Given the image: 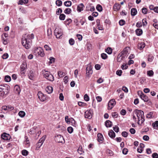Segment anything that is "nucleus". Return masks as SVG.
<instances>
[{
  "mask_svg": "<svg viewBox=\"0 0 158 158\" xmlns=\"http://www.w3.org/2000/svg\"><path fill=\"white\" fill-rule=\"evenodd\" d=\"M137 13V11L136 9L133 8L131 10V15L132 16H135Z\"/></svg>",
  "mask_w": 158,
  "mask_h": 158,
  "instance_id": "bb28decb",
  "label": "nucleus"
},
{
  "mask_svg": "<svg viewBox=\"0 0 158 158\" xmlns=\"http://www.w3.org/2000/svg\"><path fill=\"white\" fill-rule=\"evenodd\" d=\"M56 5L60 6L62 4V2L60 0H57L56 2Z\"/></svg>",
  "mask_w": 158,
  "mask_h": 158,
  "instance_id": "c03bdc74",
  "label": "nucleus"
},
{
  "mask_svg": "<svg viewBox=\"0 0 158 158\" xmlns=\"http://www.w3.org/2000/svg\"><path fill=\"white\" fill-rule=\"evenodd\" d=\"M96 23L98 30H103V27L100 25V20L99 19H97V20Z\"/></svg>",
  "mask_w": 158,
  "mask_h": 158,
  "instance_id": "6ab92c4d",
  "label": "nucleus"
},
{
  "mask_svg": "<svg viewBox=\"0 0 158 158\" xmlns=\"http://www.w3.org/2000/svg\"><path fill=\"white\" fill-rule=\"evenodd\" d=\"M152 126L155 129L158 127V121L155 122L152 124Z\"/></svg>",
  "mask_w": 158,
  "mask_h": 158,
  "instance_id": "79ce46f5",
  "label": "nucleus"
},
{
  "mask_svg": "<svg viewBox=\"0 0 158 158\" xmlns=\"http://www.w3.org/2000/svg\"><path fill=\"white\" fill-rule=\"evenodd\" d=\"M44 48L46 51H51V48L47 45H45Z\"/></svg>",
  "mask_w": 158,
  "mask_h": 158,
  "instance_id": "bf43d9fd",
  "label": "nucleus"
},
{
  "mask_svg": "<svg viewBox=\"0 0 158 158\" xmlns=\"http://www.w3.org/2000/svg\"><path fill=\"white\" fill-rule=\"evenodd\" d=\"M46 90L48 94L51 93L53 91L52 87L51 86H48L46 88Z\"/></svg>",
  "mask_w": 158,
  "mask_h": 158,
  "instance_id": "393cba45",
  "label": "nucleus"
},
{
  "mask_svg": "<svg viewBox=\"0 0 158 158\" xmlns=\"http://www.w3.org/2000/svg\"><path fill=\"white\" fill-rule=\"evenodd\" d=\"M119 23L120 26H123L125 24V22L123 20H121L119 21Z\"/></svg>",
  "mask_w": 158,
  "mask_h": 158,
  "instance_id": "69168bd1",
  "label": "nucleus"
},
{
  "mask_svg": "<svg viewBox=\"0 0 158 158\" xmlns=\"http://www.w3.org/2000/svg\"><path fill=\"white\" fill-rule=\"evenodd\" d=\"M138 93L140 98L143 100L144 102H148L149 100V98L147 95L144 94L141 91H139Z\"/></svg>",
  "mask_w": 158,
  "mask_h": 158,
  "instance_id": "6e6552de",
  "label": "nucleus"
},
{
  "mask_svg": "<svg viewBox=\"0 0 158 158\" xmlns=\"http://www.w3.org/2000/svg\"><path fill=\"white\" fill-rule=\"evenodd\" d=\"M121 6L119 3H115L114 5L113 8L115 11L119 10L120 9Z\"/></svg>",
  "mask_w": 158,
  "mask_h": 158,
  "instance_id": "f3484780",
  "label": "nucleus"
},
{
  "mask_svg": "<svg viewBox=\"0 0 158 158\" xmlns=\"http://www.w3.org/2000/svg\"><path fill=\"white\" fill-rule=\"evenodd\" d=\"M39 98L41 101L44 102L47 99V97L41 92H39L38 93Z\"/></svg>",
  "mask_w": 158,
  "mask_h": 158,
  "instance_id": "9d476101",
  "label": "nucleus"
},
{
  "mask_svg": "<svg viewBox=\"0 0 158 158\" xmlns=\"http://www.w3.org/2000/svg\"><path fill=\"white\" fill-rule=\"evenodd\" d=\"M1 138L4 140H8L11 138L10 135L6 133H3L1 135Z\"/></svg>",
  "mask_w": 158,
  "mask_h": 158,
  "instance_id": "f8f14e48",
  "label": "nucleus"
},
{
  "mask_svg": "<svg viewBox=\"0 0 158 158\" xmlns=\"http://www.w3.org/2000/svg\"><path fill=\"white\" fill-rule=\"evenodd\" d=\"M154 59V56H149L148 58V60L150 62H151Z\"/></svg>",
  "mask_w": 158,
  "mask_h": 158,
  "instance_id": "5fc2aeb1",
  "label": "nucleus"
},
{
  "mask_svg": "<svg viewBox=\"0 0 158 158\" xmlns=\"http://www.w3.org/2000/svg\"><path fill=\"white\" fill-rule=\"evenodd\" d=\"M65 15L64 14H61L59 16V19L61 20H64L65 19Z\"/></svg>",
  "mask_w": 158,
  "mask_h": 158,
  "instance_id": "a18cd8bd",
  "label": "nucleus"
},
{
  "mask_svg": "<svg viewBox=\"0 0 158 158\" xmlns=\"http://www.w3.org/2000/svg\"><path fill=\"white\" fill-rule=\"evenodd\" d=\"M136 35L138 36L141 35L143 33L142 30L140 28H138L135 31Z\"/></svg>",
  "mask_w": 158,
  "mask_h": 158,
  "instance_id": "b1692460",
  "label": "nucleus"
},
{
  "mask_svg": "<svg viewBox=\"0 0 158 158\" xmlns=\"http://www.w3.org/2000/svg\"><path fill=\"white\" fill-rule=\"evenodd\" d=\"M123 56L122 55H119L117 57V61L118 62H121L122 60Z\"/></svg>",
  "mask_w": 158,
  "mask_h": 158,
  "instance_id": "37998d69",
  "label": "nucleus"
},
{
  "mask_svg": "<svg viewBox=\"0 0 158 158\" xmlns=\"http://www.w3.org/2000/svg\"><path fill=\"white\" fill-rule=\"evenodd\" d=\"M114 130L116 132H118L119 131V128L117 126H115V127H113Z\"/></svg>",
  "mask_w": 158,
  "mask_h": 158,
  "instance_id": "680f3d73",
  "label": "nucleus"
},
{
  "mask_svg": "<svg viewBox=\"0 0 158 158\" xmlns=\"http://www.w3.org/2000/svg\"><path fill=\"white\" fill-rule=\"evenodd\" d=\"M49 60L50 61L49 62V63L50 64H52L55 62V59L52 57H51L49 58Z\"/></svg>",
  "mask_w": 158,
  "mask_h": 158,
  "instance_id": "864d4df0",
  "label": "nucleus"
},
{
  "mask_svg": "<svg viewBox=\"0 0 158 158\" xmlns=\"http://www.w3.org/2000/svg\"><path fill=\"white\" fill-rule=\"evenodd\" d=\"M11 80V77L8 75L6 76L5 77V80L7 82H10Z\"/></svg>",
  "mask_w": 158,
  "mask_h": 158,
  "instance_id": "58836bf2",
  "label": "nucleus"
},
{
  "mask_svg": "<svg viewBox=\"0 0 158 158\" xmlns=\"http://www.w3.org/2000/svg\"><path fill=\"white\" fill-rule=\"evenodd\" d=\"M59 76L60 77H63L65 75V73L61 71H59L57 73Z\"/></svg>",
  "mask_w": 158,
  "mask_h": 158,
  "instance_id": "a19ab883",
  "label": "nucleus"
},
{
  "mask_svg": "<svg viewBox=\"0 0 158 158\" xmlns=\"http://www.w3.org/2000/svg\"><path fill=\"white\" fill-rule=\"evenodd\" d=\"M143 25V26H145L147 24V22L146 19H143L142 20Z\"/></svg>",
  "mask_w": 158,
  "mask_h": 158,
  "instance_id": "8fccbe9b",
  "label": "nucleus"
},
{
  "mask_svg": "<svg viewBox=\"0 0 158 158\" xmlns=\"http://www.w3.org/2000/svg\"><path fill=\"white\" fill-rule=\"evenodd\" d=\"M153 158H158V155L156 153H154L152 154Z\"/></svg>",
  "mask_w": 158,
  "mask_h": 158,
  "instance_id": "774afa93",
  "label": "nucleus"
},
{
  "mask_svg": "<svg viewBox=\"0 0 158 158\" xmlns=\"http://www.w3.org/2000/svg\"><path fill=\"white\" fill-rule=\"evenodd\" d=\"M24 64H22L21 66V72L20 73L21 74H24L25 73V68H23Z\"/></svg>",
  "mask_w": 158,
  "mask_h": 158,
  "instance_id": "72a5a7b5",
  "label": "nucleus"
},
{
  "mask_svg": "<svg viewBox=\"0 0 158 158\" xmlns=\"http://www.w3.org/2000/svg\"><path fill=\"white\" fill-rule=\"evenodd\" d=\"M69 42L70 45H73L75 43V41L73 39L71 38L69 40Z\"/></svg>",
  "mask_w": 158,
  "mask_h": 158,
  "instance_id": "13d9d810",
  "label": "nucleus"
},
{
  "mask_svg": "<svg viewBox=\"0 0 158 158\" xmlns=\"http://www.w3.org/2000/svg\"><path fill=\"white\" fill-rule=\"evenodd\" d=\"M93 114V110L92 109H89V110L86 111L84 114L85 117L88 119H90L92 117Z\"/></svg>",
  "mask_w": 158,
  "mask_h": 158,
  "instance_id": "0eeeda50",
  "label": "nucleus"
},
{
  "mask_svg": "<svg viewBox=\"0 0 158 158\" xmlns=\"http://www.w3.org/2000/svg\"><path fill=\"white\" fill-rule=\"evenodd\" d=\"M29 78L31 80H32L34 77L33 71L32 70L30 71L28 73Z\"/></svg>",
  "mask_w": 158,
  "mask_h": 158,
  "instance_id": "4be33fe9",
  "label": "nucleus"
},
{
  "mask_svg": "<svg viewBox=\"0 0 158 158\" xmlns=\"http://www.w3.org/2000/svg\"><path fill=\"white\" fill-rule=\"evenodd\" d=\"M2 40L3 41V43L4 44H7L8 42V40L6 38L5 39L4 37H2Z\"/></svg>",
  "mask_w": 158,
  "mask_h": 158,
  "instance_id": "052dcab7",
  "label": "nucleus"
},
{
  "mask_svg": "<svg viewBox=\"0 0 158 158\" xmlns=\"http://www.w3.org/2000/svg\"><path fill=\"white\" fill-rule=\"evenodd\" d=\"M122 71L121 70H118L116 72V74L117 75L120 76L122 75Z\"/></svg>",
  "mask_w": 158,
  "mask_h": 158,
  "instance_id": "3c124183",
  "label": "nucleus"
},
{
  "mask_svg": "<svg viewBox=\"0 0 158 158\" xmlns=\"http://www.w3.org/2000/svg\"><path fill=\"white\" fill-rule=\"evenodd\" d=\"M54 33L57 38H60L63 35L62 29L59 28H56L55 29Z\"/></svg>",
  "mask_w": 158,
  "mask_h": 158,
  "instance_id": "1a4fd4ad",
  "label": "nucleus"
},
{
  "mask_svg": "<svg viewBox=\"0 0 158 158\" xmlns=\"http://www.w3.org/2000/svg\"><path fill=\"white\" fill-rule=\"evenodd\" d=\"M55 140L57 143H63L64 141L63 137L60 135H58L55 136Z\"/></svg>",
  "mask_w": 158,
  "mask_h": 158,
  "instance_id": "ddd939ff",
  "label": "nucleus"
},
{
  "mask_svg": "<svg viewBox=\"0 0 158 158\" xmlns=\"http://www.w3.org/2000/svg\"><path fill=\"white\" fill-rule=\"evenodd\" d=\"M28 1V0H19L18 4H19L23 5L24 4L27 3Z\"/></svg>",
  "mask_w": 158,
  "mask_h": 158,
  "instance_id": "7c9ffc66",
  "label": "nucleus"
},
{
  "mask_svg": "<svg viewBox=\"0 0 158 158\" xmlns=\"http://www.w3.org/2000/svg\"><path fill=\"white\" fill-rule=\"evenodd\" d=\"M105 125L107 127H110L112 125V122L109 120H107L105 122Z\"/></svg>",
  "mask_w": 158,
  "mask_h": 158,
  "instance_id": "a878e982",
  "label": "nucleus"
},
{
  "mask_svg": "<svg viewBox=\"0 0 158 158\" xmlns=\"http://www.w3.org/2000/svg\"><path fill=\"white\" fill-rule=\"evenodd\" d=\"M34 38L33 34L30 35L25 34L23 35L22 38V45L27 49L31 47V40Z\"/></svg>",
  "mask_w": 158,
  "mask_h": 158,
  "instance_id": "f257e3e1",
  "label": "nucleus"
},
{
  "mask_svg": "<svg viewBox=\"0 0 158 158\" xmlns=\"http://www.w3.org/2000/svg\"><path fill=\"white\" fill-rule=\"evenodd\" d=\"M78 104L80 106H85L86 104L85 102H79L78 103Z\"/></svg>",
  "mask_w": 158,
  "mask_h": 158,
  "instance_id": "603ef678",
  "label": "nucleus"
},
{
  "mask_svg": "<svg viewBox=\"0 0 158 158\" xmlns=\"http://www.w3.org/2000/svg\"><path fill=\"white\" fill-rule=\"evenodd\" d=\"M118 114L117 112H113L112 113V116L114 118H117L118 116Z\"/></svg>",
  "mask_w": 158,
  "mask_h": 158,
  "instance_id": "09e8293b",
  "label": "nucleus"
},
{
  "mask_svg": "<svg viewBox=\"0 0 158 158\" xmlns=\"http://www.w3.org/2000/svg\"><path fill=\"white\" fill-rule=\"evenodd\" d=\"M98 141L100 143H102L103 140L102 135L100 133H99L97 135Z\"/></svg>",
  "mask_w": 158,
  "mask_h": 158,
  "instance_id": "2eb2a0df",
  "label": "nucleus"
},
{
  "mask_svg": "<svg viewBox=\"0 0 158 158\" xmlns=\"http://www.w3.org/2000/svg\"><path fill=\"white\" fill-rule=\"evenodd\" d=\"M72 11L71 9L70 8H66L65 10L64 11V12L65 14H70Z\"/></svg>",
  "mask_w": 158,
  "mask_h": 158,
  "instance_id": "473e14b6",
  "label": "nucleus"
},
{
  "mask_svg": "<svg viewBox=\"0 0 158 158\" xmlns=\"http://www.w3.org/2000/svg\"><path fill=\"white\" fill-rule=\"evenodd\" d=\"M147 75L150 77L152 76L154 74V73L152 70H148L147 72Z\"/></svg>",
  "mask_w": 158,
  "mask_h": 158,
  "instance_id": "e433bc0d",
  "label": "nucleus"
},
{
  "mask_svg": "<svg viewBox=\"0 0 158 158\" xmlns=\"http://www.w3.org/2000/svg\"><path fill=\"white\" fill-rule=\"evenodd\" d=\"M101 56L102 59H106L107 58V55L104 53H102L101 54Z\"/></svg>",
  "mask_w": 158,
  "mask_h": 158,
  "instance_id": "6e6d98bb",
  "label": "nucleus"
},
{
  "mask_svg": "<svg viewBox=\"0 0 158 158\" xmlns=\"http://www.w3.org/2000/svg\"><path fill=\"white\" fill-rule=\"evenodd\" d=\"M42 73L44 77L46 78L50 81H53L54 80L53 76L50 74V72L46 71L45 70H43L42 71Z\"/></svg>",
  "mask_w": 158,
  "mask_h": 158,
  "instance_id": "20e7f679",
  "label": "nucleus"
},
{
  "mask_svg": "<svg viewBox=\"0 0 158 158\" xmlns=\"http://www.w3.org/2000/svg\"><path fill=\"white\" fill-rule=\"evenodd\" d=\"M77 151L80 154H82L84 152L81 146L79 147L77 149Z\"/></svg>",
  "mask_w": 158,
  "mask_h": 158,
  "instance_id": "49530a36",
  "label": "nucleus"
},
{
  "mask_svg": "<svg viewBox=\"0 0 158 158\" xmlns=\"http://www.w3.org/2000/svg\"><path fill=\"white\" fill-rule=\"evenodd\" d=\"M22 154L23 156H26L28 155V152L26 150H23L22 152Z\"/></svg>",
  "mask_w": 158,
  "mask_h": 158,
  "instance_id": "f704fd0d",
  "label": "nucleus"
},
{
  "mask_svg": "<svg viewBox=\"0 0 158 158\" xmlns=\"http://www.w3.org/2000/svg\"><path fill=\"white\" fill-rule=\"evenodd\" d=\"M106 152L109 156H111L113 155V152L110 149H108L107 150Z\"/></svg>",
  "mask_w": 158,
  "mask_h": 158,
  "instance_id": "c9c22d12",
  "label": "nucleus"
},
{
  "mask_svg": "<svg viewBox=\"0 0 158 158\" xmlns=\"http://www.w3.org/2000/svg\"><path fill=\"white\" fill-rule=\"evenodd\" d=\"M10 87L7 85H0V91H2L5 93L7 94L10 90Z\"/></svg>",
  "mask_w": 158,
  "mask_h": 158,
  "instance_id": "39448f33",
  "label": "nucleus"
},
{
  "mask_svg": "<svg viewBox=\"0 0 158 158\" xmlns=\"http://www.w3.org/2000/svg\"><path fill=\"white\" fill-rule=\"evenodd\" d=\"M25 113L23 111H20L18 113L19 115L21 118L24 117L25 115Z\"/></svg>",
  "mask_w": 158,
  "mask_h": 158,
  "instance_id": "c85d7f7f",
  "label": "nucleus"
},
{
  "mask_svg": "<svg viewBox=\"0 0 158 158\" xmlns=\"http://www.w3.org/2000/svg\"><path fill=\"white\" fill-rule=\"evenodd\" d=\"M86 75L87 77H89L92 74L93 70H92V67L90 64H88L86 69Z\"/></svg>",
  "mask_w": 158,
  "mask_h": 158,
  "instance_id": "423d86ee",
  "label": "nucleus"
},
{
  "mask_svg": "<svg viewBox=\"0 0 158 158\" xmlns=\"http://www.w3.org/2000/svg\"><path fill=\"white\" fill-rule=\"evenodd\" d=\"M109 136L111 138H114L115 136V134L112 130H110L108 132Z\"/></svg>",
  "mask_w": 158,
  "mask_h": 158,
  "instance_id": "aec40b11",
  "label": "nucleus"
},
{
  "mask_svg": "<svg viewBox=\"0 0 158 158\" xmlns=\"http://www.w3.org/2000/svg\"><path fill=\"white\" fill-rule=\"evenodd\" d=\"M95 10L94 7L92 4L88 5L86 7V10L87 11H93Z\"/></svg>",
  "mask_w": 158,
  "mask_h": 158,
  "instance_id": "4468645a",
  "label": "nucleus"
},
{
  "mask_svg": "<svg viewBox=\"0 0 158 158\" xmlns=\"http://www.w3.org/2000/svg\"><path fill=\"white\" fill-rule=\"evenodd\" d=\"M67 130L69 133H71L73 132V129L72 127H70L68 128Z\"/></svg>",
  "mask_w": 158,
  "mask_h": 158,
  "instance_id": "0e129e2a",
  "label": "nucleus"
},
{
  "mask_svg": "<svg viewBox=\"0 0 158 158\" xmlns=\"http://www.w3.org/2000/svg\"><path fill=\"white\" fill-rule=\"evenodd\" d=\"M153 113L152 112H150L148 113L146 116V118H152L153 116L152 115Z\"/></svg>",
  "mask_w": 158,
  "mask_h": 158,
  "instance_id": "4c0bfd02",
  "label": "nucleus"
},
{
  "mask_svg": "<svg viewBox=\"0 0 158 158\" xmlns=\"http://www.w3.org/2000/svg\"><path fill=\"white\" fill-rule=\"evenodd\" d=\"M47 36L49 39L50 38L51 35V30H48L47 31Z\"/></svg>",
  "mask_w": 158,
  "mask_h": 158,
  "instance_id": "e2e57ef3",
  "label": "nucleus"
},
{
  "mask_svg": "<svg viewBox=\"0 0 158 158\" xmlns=\"http://www.w3.org/2000/svg\"><path fill=\"white\" fill-rule=\"evenodd\" d=\"M84 98V100L87 102L89 101V98L87 94L85 95Z\"/></svg>",
  "mask_w": 158,
  "mask_h": 158,
  "instance_id": "de8ad7c7",
  "label": "nucleus"
},
{
  "mask_svg": "<svg viewBox=\"0 0 158 158\" xmlns=\"http://www.w3.org/2000/svg\"><path fill=\"white\" fill-rule=\"evenodd\" d=\"M105 52L108 54H110L112 53V49L111 48L108 47L106 49Z\"/></svg>",
  "mask_w": 158,
  "mask_h": 158,
  "instance_id": "2f4dec72",
  "label": "nucleus"
},
{
  "mask_svg": "<svg viewBox=\"0 0 158 158\" xmlns=\"http://www.w3.org/2000/svg\"><path fill=\"white\" fill-rule=\"evenodd\" d=\"M84 7V5L83 3H81L79 4L77 6V9L78 12H80L83 10Z\"/></svg>",
  "mask_w": 158,
  "mask_h": 158,
  "instance_id": "dca6fc26",
  "label": "nucleus"
},
{
  "mask_svg": "<svg viewBox=\"0 0 158 158\" xmlns=\"http://www.w3.org/2000/svg\"><path fill=\"white\" fill-rule=\"evenodd\" d=\"M97 10L101 12L102 10V6L99 4H98L96 7Z\"/></svg>",
  "mask_w": 158,
  "mask_h": 158,
  "instance_id": "ea45409f",
  "label": "nucleus"
},
{
  "mask_svg": "<svg viewBox=\"0 0 158 158\" xmlns=\"http://www.w3.org/2000/svg\"><path fill=\"white\" fill-rule=\"evenodd\" d=\"M25 140L23 142V144L25 145L26 147H29L30 146V142L28 138L26 136L25 137Z\"/></svg>",
  "mask_w": 158,
  "mask_h": 158,
  "instance_id": "412c9836",
  "label": "nucleus"
},
{
  "mask_svg": "<svg viewBox=\"0 0 158 158\" xmlns=\"http://www.w3.org/2000/svg\"><path fill=\"white\" fill-rule=\"evenodd\" d=\"M34 54L36 56H40L42 57H44L45 55L43 49L40 47L34 48Z\"/></svg>",
  "mask_w": 158,
  "mask_h": 158,
  "instance_id": "7ed1b4c3",
  "label": "nucleus"
},
{
  "mask_svg": "<svg viewBox=\"0 0 158 158\" xmlns=\"http://www.w3.org/2000/svg\"><path fill=\"white\" fill-rule=\"evenodd\" d=\"M64 5L67 7H69L71 6L72 2L70 1H65L64 3Z\"/></svg>",
  "mask_w": 158,
  "mask_h": 158,
  "instance_id": "c756f323",
  "label": "nucleus"
},
{
  "mask_svg": "<svg viewBox=\"0 0 158 158\" xmlns=\"http://www.w3.org/2000/svg\"><path fill=\"white\" fill-rule=\"evenodd\" d=\"M14 90L15 93L18 94H20V89L18 85H16L15 86Z\"/></svg>",
  "mask_w": 158,
  "mask_h": 158,
  "instance_id": "a211bd4d",
  "label": "nucleus"
},
{
  "mask_svg": "<svg viewBox=\"0 0 158 158\" xmlns=\"http://www.w3.org/2000/svg\"><path fill=\"white\" fill-rule=\"evenodd\" d=\"M115 104V100L114 99H111L108 102V109L109 110L111 109Z\"/></svg>",
  "mask_w": 158,
  "mask_h": 158,
  "instance_id": "9b49d317",
  "label": "nucleus"
},
{
  "mask_svg": "<svg viewBox=\"0 0 158 158\" xmlns=\"http://www.w3.org/2000/svg\"><path fill=\"white\" fill-rule=\"evenodd\" d=\"M128 152V150L127 148H124L122 151L124 155H126Z\"/></svg>",
  "mask_w": 158,
  "mask_h": 158,
  "instance_id": "4d7b16f0",
  "label": "nucleus"
},
{
  "mask_svg": "<svg viewBox=\"0 0 158 158\" xmlns=\"http://www.w3.org/2000/svg\"><path fill=\"white\" fill-rule=\"evenodd\" d=\"M145 46V43L144 42H141L138 44V48L140 50H142Z\"/></svg>",
  "mask_w": 158,
  "mask_h": 158,
  "instance_id": "5701e85b",
  "label": "nucleus"
},
{
  "mask_svg": "<svg viewBox=\"0 0 158 158\" xmlns=\"http://www.w3.org/2000/svg\"><path fill=\"white\" fill-rule=\"evenodd\" d=\"M46 138V135H44L39 140L38 142L39 143H40V144H42L45 140Z\"/></svg>",
  "mask_w": 158,
  "mask_h": 158,
  "instance_id": "cd10ccee",
  "label": "nucleus"
},
{
  "mask_svg": "<svg viewBox=\"0 0 158 158\" xmlns=\"http://www.w3.org/2000/svg\"><path fill=\"white\" fill-rule=\"evenodd\" d=\"M142 12L144 14H146L147 12V9L145 7H143L142 9Z\"/></svg>",
  "mask_w": 158,
  "mask_h": 158,
  "instance_id": "338daca9",
  "label": "nucleus"
},
{
  "mask_svg": "<svg viewBox=\"0 0 158 158\" xmlns=\"http://www.w3.org/2000/svg\"><path fill=\"white\" fill-rule=\"evenodd\" d=\"M135 114L138 118V124L140 125L139 122H141V124L145 120L144 116V112L141 110H136L135 111Z\"/></svg>",
  "mask_w": 158,
  "mask_h": 158,
  "instance_id": "f03ea898",
  "label": "nucleus"
}]
</instances>
